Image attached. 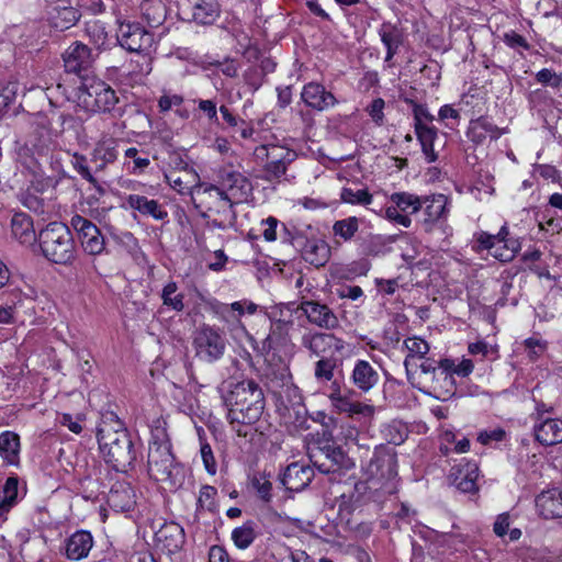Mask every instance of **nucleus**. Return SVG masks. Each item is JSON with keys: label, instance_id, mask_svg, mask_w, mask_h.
Returning a JSON list of instances; mask_svg holds the SVG:
<instances>
[{"label": "nucleus", "instance_id": "6ab92c4d", "mask_svg": "<svg viewBox=\"0 0 562 562\" xmlns=\"http://www.w3.org/2000/svg\"><path fill=\"white\" fill-rule=\"evenodd\" d=\"M299 310L307 321L322 329L334 330L339 327V318L331 307L315 300H302Z\"/></svg>", "mask_w": 562, "mask_h": 562}, {"label": "nucleus", "instance_id": "bf43d9fd", "mask_svg": "<svg viewBox=\"0 0 562 562\" xmlns=\"http://www.w3.org/2000/svg\"><path fill=\"white\" fill-rule=\"evenodd\" d=\"M413 105L414 127H428V123L434 121V115L428 111L426 105L411 101Z\"/></svg>", "mask_w": 562, "mask_h": 562}, {"label": "nucleus", "instance_id": "f704fd0d", "mask_svg": "<svg viewBox=\"0 0 562 562\" xmlns=\"http://www.w3.org/2000/svg\"><path fill=\"white\" fill-rule=\"evenodd\" d=\"M192 20L199 24H212L220 15L216 0H188Z\"/></svg>", "mask_w": 562, "mask_h": 562}, {"label": "nucleus", "instance_id": "5701e85b", "mask_svg": "<svg viewBox=\"0 0 562 562\" xmlns=\"http://www.w3.org/2000/svg\"><path fill=\"white\" fill-rule=\"evenodd\" d=\"M220 189L233 200L241 202L250 191L249 180L239 171L223 167L218 171Z\"/></svg>", "mask_w": 562, "mask_h": 562}, {"label": "nucleus", "instance_id": "4c0bfd02", "mask_svg": "<svg viewBox=\"0 0 562 562\" xmlns=\"http://www.w3.org/2000/svg\"><path fill=\"white\" fill-rule=\"evenodd\" d=\"M12 236L23 245H32L36 240V233L32 218L24 213H16L11 220Z\"/></svg>", "mask_w": 562, "mask_h": 562}, {"label": "nucleus", "instance_id": "ea45409f", "mask_svg": "<svg viewBox=\"0 0 562 562\" xmlns=\"http://www.w3.org/2000/svg\"><path fill=\"white\" fill-rule=\"evenodd\" d=\"M20 447V437L18 434L10 430L0 434V456L7 464H19Z\"/></svg>", "mask_w": 562, "mask_h": 562}, {"label": "nucleus", "instance_id": "72a5a7b5", "mask_svg": "<svg viewBox=\"0 0 562 562\" xmlns=\"http://www.w3.org/2000/svg\"><path fill=\"white\" fill-rule=\"evenodd\" d=\"M125 202L128 207L144 216H150L157 221H164L168 216V212L156 200H149L144 195L128 194L125 198Z\"/></svg>", "mask_w": 562, "mask_h": 562}, {"label": "nucleus", "instance_id": "6e6d98bb", "mask_svg": "<svg viewBox=\"0 0 562 562\" xmlns=\"http://www.w3.org/2000/svg\"><path fill=\"white\" fill-rule=\"evenodd\" d=\"M381 432L384 439L393 445H401L406 438L405 427L395 420L383 425Z\"/></svg>", "mask_w": 562, "mask_h": 562}, {"label": "nucleus", "instance_id": "13d9d810", "mask_svg": "<svg viewBox=\"0 0 562 562\" xmlns=\"http://www.w3.org/2000/svg\"><path fill=\"white\" fill-rule=\"evenodd\" d=\"M18 91L16 82L0 85V112L2 116L8 111L10 104L14 101Z\"/></svg>", "mask_w": 562, "mask_h": 562}, {"label": "nucleus", "instance_id": "473e14b6", "mask_svg": "<svg viewBox=\"0 0 562 562\" xmlns=\"http://www.w3.org/2000/svg\"><path fill=\"white\" fill-rule=\"evenodd\" d=\"M330 257V248L319 238L306 239L302 247V258L310 265L319 268L327 263Z\"/></svg>", "mask_w": 562, "mask_h": 562}, {"label": "nucleus", "instance_id": "680f3d73", "mask_svg": "<svg viewBox=\"0 0 562 562\" xmlns=\"http://www.w3.org/2000/svg\"><path fill=\"white\" fill-rule=\"evenodd\" d=\"M217 491L215 487L211 485H204L200 490L198 503L201 508L213 510L215 508V497H216Z\"/></svg>", "mask_w": 562, "mask_h": 562}, {"label": "nucleus", "instance_id": "6e6552de", "mask_svg": "<svg viewBox=\"0 0 562 562\" xmlns=\"http://www.w3.org/2000/svg\"><path fill=\"white\" fill-rule=\"evenodd\" d=\"M80 104L94 113H111L113 116L124 114V105H120V99L115 91L104 81L86 78L82 82L79 95Z\"/></svg>", "mask_w": 562, "mask_h": 562}, {"label": "nucleus", "instance_id": "393cba45", "mask_svg": "<svg viewBox=\"0 0 562 562\" xmlns=\"http://www.w3.org/2000/svg\"><path fill=\"white\" fill-rule=\"evenodd\" d=\"M349 380L361 393H368L380 382L378 369L367 360H356Z\"/></svg>", "mask_w": 562, "mask_h": 562}, {"label": "nucleus", "instance_id": "4468645a", "mask_svg": "<svg viewBox=\"0 0 562 562\" xmlns=\"http://www.w3.org/2000/svg\"><path fill=\"white\" fill-rule=\"evenodd\" d=\"M508 228L504 225L495 235L486 232L479 233L476 241L481 249H485L494 258L507 262L510 261L519 250L518 241L514 238H508Z\"/></svg>", "mask_w": 562, "mask_h": 562}, {"label": "nucleus", "instance_id": "a211bd4d", "mask_svg": "<svg viewBox=\"0 0 562 562\" xmlns=\"http://www.w3.org/2000/svg\"><path fill=\"white\" fill-rule=\"evenodd\" d=\"M116 40L128 52L144 53L151 48L154 35L137 23H122Z\"/></svg>", "mask_w": 562, "mask_h": 562}, {"label": "nucleus", "instance_id": "f8f14e48", "mask_svg": "<svg viewBox=\"0 0 562 562\" xmlns=\"http://www.w3.org/2000/svg\"><path fill=\"white\" fill-rule=\"evenodd\" d=\"M203 194L209 198L207 213L214 214L217 217L212 221V225L216 228L224 229L227 226L234 225L236 221V213L234 205L239 203L232 198L224 194L217 186L205 187Z\"/></svg>", "mask_w": 562, "mask_h": 562}, {"label": "nucleus", "instance_id": "f03ea898", "mask_svg": "<svg viewBox=\"0 0 562 562\" xmlns=\"http://www.w3.org/2000/svg\"><path fill=\"white\" fill-rule=\"evenodd\" d=\"M46 114H33L27 121L24 135L16 142V160L32 176L43 175L40 156H46L57 147V133Z\"/></svg>", "mask_w": 562, "mask_h": 562}, {"label": "nucleus", "instance_id": "c03bdc74", "mask_svg": "<svg viewBox=\"0 0 562 562\" xmlns=\"http://www.w3.org/2000/svg\"><path fill=\"white\" fill-rule=\"evenodd\" d=\"M415 134L417 139L420 143L422 150L428 162H434L437 160V154L434 149V142L437 138V128L434 126L428 127H417L415 130Z\"/></svg>", "mask_w": 562, "mask_h": 562}, {"label": "nucleus", "instance_id": "cd10ccee", "mask_svg": "<svg viewBox=\"0 0 562 562\" xmlns=\"http://www.w3.org/2000/svg\"><path fill=\"white\" fill-rule=\"evenodd\" d=\"M38 158L46 160L52 170V175H46V172L43 170V175L33 176L34 180H36V190L45 191L48 188H55L58 181L66 175L63 166L61 153L55 149L46 156H40Z\"/></svg>", "mask_w": 562, "mask_h": 562}, {"label": "nucleus", "instance_id": "a878e982", "mask_svg": "<svg viewBox=\"0 0 562 562\" xmlns=\"http://www.w3.org/2000/svg\"><path fill=\"white\" fill-rule=\"evenodd\" d=\"M301 99L308 108L319 112L333 108L337 102L335 95L318 82L306 83L302 89Z\"/></svg>", "mask_w": 562, "mask_h": 562}, {"label": "nucleus", "instance_id": "a19ab883", "mask_svg": "<svg viewBox=\"0 0 562 562\" xmlns=\"http://www.w3.org/2000/svg\"><path fill=\"white\" fill-rule=\"evenodd\" d=\"M140 11L150 27L159 26L166 18V8L161 0H144Z\"/></svg>", "mask_w": 562, "mask_h": 562}, {"label": "nucleus", "instance_id": "79ce46f5", "mask_svg": "<svg viewBox=\"0 0 562 562\" xmlns=\"http://www.w3.org/2000/svg\"><path fill=\"white\" fill-rule=\"evenodd\" d=\"M86 34L98 49L108 47L110 37L105 23L101 20L93 19L86 22Z\"/></svg>", "mask_w": 562, "mask_h": 562}, {"label": "nucleus", "instance_id": "7ed1b4c3", "mask_svg": "<svg viewBox=\"0 0 562 562\" xmlns=\"http://www.w3.org/2000/svg\"><path fill=\"white\" fill-rule=\"evenodd\" d=\"M221 394L231 424L252 425L260 419L266 400L261 386L256 381H227L223 383Z\"/></svg>", "mask_w": 562, "mask_h": 562}, {"label": "nucleus", "instance_id": "49530a36", "mask_svg": "<svg viewBox=\"0 0 562 562\" xmlns=\"http://www.w3.org/2000/svg\"><path fill=\"white\" fill-rule=\"evenodd\" d=\"M340 200L351 205L367 206L372 203L373 195L367 189L345 187L341 189Z\"/></svg>", "mask_w": 562, "mask_h": 562}, {"label": "nucleus", "instance_id": "a18cd8bd", "mask_svg": "<svg viewBox=\"0 0 562 562\" xmlns=\"http://www.w3.org/2000/svg\"><path fill=\"white\" fill-rule=\"evenodd\" d=\"M360 218L349 216L344 220L336 221L333 225V234L335 237L344 241H350L359 231Z\"/></svg>", "mask_w": 562, "mask_h": 562}, {"label": "nucleus", "instance_id": "f257e3e1", "mask_svg": "<svg viewBox=\"0 0 562 562\" xmlns=\"http://www.w3.org/2000/svg\"><path fill=\"white\" fill-rule=\"evenodd\" d=\"M396 463V456L390 448L376 447L370 460L362 465L366 480L357 482L349 495H341L339 510L350 513L366 496L378 502L382 496L395 493Z\"/></svg>", "mask_w": 562, "mask_h": 562}, {"label": "nucleus", "instance_id": "4be33fe9", "mask_svg": "<svg viewBox=\"0 0 562 562\" xmlns=\"http://www.w3.org/2000/svg\"><path fill=\"white\" fill-rule=\"evenodd\" d=\"M477 477L479 465L476 462L465 459L453 465L448 475L450 484L462 493H475L477 491Z\"/></svg>", "mask_w": 562, "mask_h": 562}, {"label": "nucleus", "instance_id": "0e129e2a", "mask_svg": "<svg viewBox=\"0 0 562 562\" xmlns=\"http://www.w3.org/2000/svg\"><path fill=\"white\" fill-rule=\"evenodd\" d=\"M183 103V97L177 93H164L158 99V108L160 112H167L173 106H180Z\"/></svg>", "mask_w": 562, "mask_h": 562}, {"label": "nucleus", "instance_id": "4d7b16f0", "mask_svg": "<svg viewBox=\"0 0 562 562\" xmlns=\"http://www.w3.org/2000/svg\"><path fill=\"white\" fill-rule=\"evenodd\" d=\"M293 326L292 322H286L282 319L274 321L271 324L270 334L268 335L266 341L271 348L274 344L280 342L283 340L288 334L291 327Z\"/></svg>", "mask_w": 562, "mask_h": 562}, {"label": "nucleus", "instance_id": "412c9836", "mask_svg": "<svg viewBox=\"0 0 562 562\" xmlns=\"http://www.w3.org/2000/svg\"><path fill=\"white\" fill-rule=\"evenodd\" d=\"M302 346L316 357H325L330 352H342L345 350V341L330 333L315 331L304 334L302 337Z\"/></svg>", "mask_w": 562, "mask_h": 562}, {"label": "nucleus", "instance_id": "2eb2a0df", "mask_svg": "<svg viewBox=\"0 0 562 562\" xmlns=\"http://www.w3.org/2000/svg\"><path fill=\"white\" fill-rule=\"evenodd\" d=\"M193 345L196 357L209 363L221 359L226 348L223 334L207 325L202 326L195 333Z\"/></svg>", "mask_w": 562, "mask_h": 562}, {"label": "nucleus", "instance_id": "de8ad7c7", "mask_svg": "<svg viewBox=\"0 0 562 562\" xmlns=\"http://www.w3.org/2000/svg\"><path fill=\"white\" fill-rule=\"evenodd\" d=\"M177 291V283L173 281L168 282L162 289L161 300L165 306H168L176 312H181L184 308V295L182 293H178Z\"/></svg>", "mask_w": 562, "mask_h": 562}, {"label": "nucleus", "instance_id": "e433bc0d", "mask_svg": "<svg viewBox=\"0 0 562 562\" xmlns=\"http://www.w3.org/2000/svg\"><path fill=\"white\" fill-rule=\"evenodd\" d=\"M535 437L543 446L562 442V420L547 418L535 426Z\"/></svg>", "mask_w": 562, "mask_h": 562}, {"label": "nucleus", "instance_id": "052dcab7", "mask_svg": "<svg viewBox=\"0 0 562 562\" xmlns=\"http://www.w3.org/2000/svg\"><path fill=\"white\" fill-rule=\"evenodd\" d=\"M528 357L531 361L539 359L547 350V341L537 337L527 338L524 341Z\"/></svg>", "mask_w": 562, "mask_h": 562}, {"label": "nucleus", "instance_id": "bb28decb", "mask_svg": "<svg viewBox=\"0 0 562 562\" xmlns=\"http://www.w3.org/2000/svg\"><path fill=\"white\" fill-rule=\"evenodd\" d=\"M313 477V468L307 464L293 462L284 470L281 482L288 491L301 492L308 486Z\"/></svg>", "mask_w": 562, "mask_h": 562}, {"label": "nucleus", "instance_id": "864d4df0", "mask_svg": "<svg viewBox=\"0 0 562 562\" xmlns=\"http://www.w3.org/2000/svg\"><path fill=\"white\" fill-rule=\"evenodd\" d=\"M250 485L262 502L269 503L271 501L272 483L265 474H254L250 479Z\"/></svg>", "mask_w": 562, "mask_h": 562}, {"label": "nucleus", "instance_id": "f3484780", "mask_svg": "<svg viewBox=\"0 0 562 562\" xmlns=\"http://www.w3.org/2000/svg\"><path fill=\"white\" fill-rule=\"evenodd\" d=\"M70 225L78 233L81 246L87 254L97 256L104 251V237L94 223L76 214L71 217Z\"/></svg>", "mask_w": 562, "mask_h": 562}, {"label": "nucleus", "instance_id": "c756f323", "mask_svg": "<svg viewBox=\"0 0 562 562\" xmlns=\"http://www.w3.org/2000/svg\"><path fill=\"white\" fill-rule=\"evenodd\" d=\"M536 507L546 519L562 517V491L550 488L542 491L536 498Z\"/></svg>", "mask_w": 562, "mask_h": 562}, {"label": "nucleus", "instance_id": "c85d7f7f", "mask_svg": "<svg viewBox=\"0 0 562 562\" xmlns=\"http://www.w3.org/2000/svg\"><path fill=\"white\" fill-rule=\"evenodd\" d=\"M47 15L50 25L57 31L70 29L80 19L79 11L65 0L50 5Z\"/></svg>", "mask_w": 562, "mask_h": 562}, {"label": "nucleus", "instance_id": "20e7f679", "mask_svg": "<svg viewBox=\"0 0 562 562\" xmlns=\"http://www.w3.org/2000/svg\"><path fill=\"white\" fill-rule=\"evenodd\" d=\"M99 449L106 463L125 471L136 459L131 436L124 423L113 412L102 414L97 431Z\"/></svg>", "mask_w": 562, "mask_h": 562}, {"label": "nucleus", "instance_id": "aec40b11", "mask_svg": "<svg viewBox=\"0 0 562 562\" xmlns=\"http://www.w3.org/2000/svg\"><path fill=\"white\" fill-rule=\"evenodd\" d=\"M64 66L67 72L88 78V71L94 63V56L88 45L74 42L63 54Z\"/></svg>", "mask_w": 562, "mask_h": 562}, {"label": "nucleus", "instance_id": "58836bf2", "mask_svg": "<svg viewBox=\"0 0 562 562\" xmlns=\"http://www.w3.org/2000/svg\"><path fill=\"white\" fill-rule=\"evenodd\" d=\"M467 135L471 142L482 144L487 137L491 139H497L502 135V132L487 119L481 116L470 122Z\"/></svg>", "mask_w": 562, "mask_h": 562}, {"label": "nucleus", "instance_id": "9d476101", "mask_svg": "<svg viewBox=\"0 0 562 562\" xmlns=\"http://www.w3.org/2000/svg\"><path fill=\"white\" fill-rule=\"evenodd\" d=\"M390 204L385 206L384 216L395 225L408 228L413 224L412 215L423 209L424 195L411 192H394L390 195Z\"/></svg>", "mask_w": 562, "mask_h": 562}, {"label": "nucleus", "instance_id": "09e8293b", "mask_svg": "<svg viewBox=\"0 0 562 562\" xmlns=\"http://www.w3.org/2000/svg\"><path fill=\"white\" fill-rule=\"evenodd\" d=\"M232 539L237 548H248L256 539L255 522L246 521L243 526L235 528Z\"/></svg>", "mask_w": 562, "mask_h": 562}, {"label": "nucleus", "instance_id": "69168bd1", "mask_svg": "<svg viewBox=\"0 0 562 562\" xmlns=\"http://www.w3.org/2000/svg\"><path fill=\"white\" fill-rule=\"evenodd\" d=\"M165 178L168 184L180 194L189 192L190 184L179 175V172L171 171L169 173H166Z\"/></svg>", "mask_w": 562, "mask_h": 562}, {"label": "nucleus", "instance_id": "8fccbe9b", "mask_svg": "<svg viewBox=\"0 0 562 562\" xmlns=\"http://www.w3.org/2000/svg\"><path fill=\"white\" fill-rule=\"evenodd\" d=\"M279 398L284 407L293 409L303 407L301 390L293 383H284L279 392Z\"/></svg>", "mask_w": 562, "mask_h": 562}, {"label": "nucleus", "instance_id": "c9c22d12", "mask_svg": "<svg viewBox=\"0 0 562 562\" xmlns=\"http://www.w3.org/2000/svg\"><path fill=\"white\" fill-rule=\"evenodd\" d=\"M93 546V538L89 531H76L66 540L65 552L70 560H81L88 555Z\"/></svg>", "mask_w": 562, "mask_h": 562}, {"label": "nucleus", "instance_id": "338daca9", "mask_svg": "<svg viewBox=\"0 0 562 562\" xmlns=\"http://www.w3.org/2000/svg\"><path fill=\"white\" fill-rule=\"evenodd\" d=\"M506 436V432L502 428H494L491 430H483L477 436V441L482 445H491L493 441L499 442Z\"/></svg>", "mask_w": 562, "mask_h": 562}, {"label": "nucleus", "instance_id": "9b49d317", "mask_svg": "<svg viewBox=\"0 0 562 562\" xmlns=\"http://www.w3.org/2000/svg\"><path fill=\"white\" fill-rule=\"evenodd\" d=\"M449 211L448 198L445 194L424 195L422 216L417 221V225L427 234H432L438 229L446 234Z\"/></svg>", "mask_w": 562, "mask_h": 562}, {"label": "nucleus", "instance_id": "2f4dec72", "mask_svg": "<svg viewBox=\"0 0 562 562\" xmlns=\"http://www.w3.org/2000/svg\"><path fill=\"white\" fill-rule=\"evenodd\" d=\"M379 36L386 48L384 61L391 66L393 57L404 42V32L391 22H383L379 27Z\"/></svg>", "mask_w": 562, "mask_h": 562}, {"label": "nucleus", "instance_id": "39448f33", "mask_svg": "<svg viewBox=\"0 0 562 562\" xmlns=\"http://www.w3.org/2000/svg\"><path fill=\"white\" fill-rule=\"evenodd\" d=\"M404 367L409 383L424 392L439 400H447L456 392V380L450 374V359L436 361L431 358H425L416 366L411 363V359L404 360Z\"/></svg>", "mask_w": 562, "mask_h": 562}, {"label": "nucleus", "instance_id": "7c9ffc66", "mask_svg": "<svg viewBox=\"0 0 562 562\" xmlns=\"http://www.w3.org/2000/svg\"><path fill=\"white\" fill-rule=\"evenodd\" d=\"M117 155V142L114 138L105 137L100 139L91 153V162L94 165V172L102 171L108 165L113 164Z\"/></svg>", "mask_w": 562, "mask_h": 562}, {"label": "nucleus", "instance_id": "603ef678", "mask_svg": "<svg viewBox=\"0 0 562 562\" xmlns=\"http://www.w3.org/2000/svg\"><path fill=\"white\" fill-rule=\"evenodd\" d=\"M336 360L330 357H322L314 364V376L319 383L333 381Z\"/></svg>", "mask_w": 562, "mask_h": 562}, {"label": "nucleus", "instance_id": "774afa93", "mask_svg": "<svg viewBox=\"0 0 562 562\" xmlns=\"http://www.w3.org/2000/svg\"><path fill=\"white\" fill-rule=\"evenodd\" d=\"M451 369L450 374L453 376L454 374L465 378L473 372L474 364L471 359H462L460 363H456L454 360L450 359Z\"/></svg>", "mask_w": 562, "mask_h": 562}, {"label": "nucleus", "instance_id": "ddd939ff", "mask_svg": "<svg viewBox=\"0 0 562 562\" xmlns=\"http://www.w3.org/2000/svg\"><path fill=\"white\" fill-rule=\"evenodd\" d=\"M355 395V390L336 380L329 386L328 398L337 412L347 413L349 416L371 417L374 414V406L356 401Z\"/></svg>", "mask_w": 562, "mask_h": 562}, {"label": "nucleus", "instance_id": "b1692460", "mask_svg": "<svg viewBox=\"0 0 562 562\" xmlns=\"http://www.w3.org/2000/svg\"><path fill=\"white\" fill-rule=\"evenodd\" d=\"M155 540L157 548L170 555L182 549L186 542L184 530L175 521L165 522L159 530L156 531Z\"/></svg>", "mask_w": 562, "mask_h": 562}, {"label": "nucleus", "instance_id": "3c124183", "mask_svg": "<svg viewBox=\"0 0 562 562\" xmlns=\"http://www.w3.org/2000/svg\"><path fill=\"white\" fill-rule=\"evenodd\" d=\"M71 165L75 170L89 183H91L100 194L104 193L103 187L98 182L97 178L93 176L91 169L88 166V160L83 155H79L75 153L72 155Z\"/></svg>", "mask_w": 562, "mask_h": 562}, {"label": "nucleus", "instance_id": "dca6fc26", "mask_svg": "<svg viewBox=\"0 0 562 562\" xmlns=\"http://www.w3.org/2000/svg\"><path fill=\"white\" fill-rule=\"evenodd\" d=\"M310 460L322 473H335L348 468L349 459L341 448L326 443L310 451Z\"/></svg>", "mask_w": 562, "mask_h": 562}, {"label": "nucleus", "instance_id": "1a4fd4ad", "mask_svg": "<svg viewBox=\"0 0 562 562\" xmlns=\"http://www.w3.org/2000/svg\"><path fill=\"white\" fill-rule=\"evenodd\" d=\"M258 159L266 160L262 167L261 179L266 181H279L294 161L296 154L288 147L280 145H261L255 149Z\"/></svg>", "mask_w": 562, "mask_h": 562}, {"label": "nucleus", "instance_id": "37998d69", "mask_svg": "<svg viewBox=\"0 0 562 562\" xmlns=\"http://www.w3.org/2000/svg\"><path fill=\"white\" fill-rule=\"evenodd\" d=\"M19 480L16 476L7 479L0 492V518H2L16 503Z\"/></svg>", "mask_w": 562, "mask_h": 562}, {"label": "nucleus", "instance_id": "0eeeda50", "mask_svg": "<svg viewBox=\"0 0 562 562\" xmlns=\"http://www.w3.org/2000/svg\"><path fill=\"white\" fill-rule=\"evenodd\" d=\"M43 256L56 265H71L77 256V248L69 227L60 222H52L38 234Z\"/></svg>", "mask_w": 562, "mask_h": 562}, {"label": "nucleus", "instance_id": "5fc2aeb1", "mask_svg": "<svg viewBox=\"0 0 562 562\" xmlns=\"http://www.w3.org/2000/svg\"><path fill=\"white\" fill-rule=\"evenodd\" d=\"M404 347L408 355L405 359H411V363L414 358H424L429 351V345L426 340L419 337H408L404 340Z\"/></svg>", "mask_w": 562, "mask_h": 562}, {"label": "nucleus", "instance_id": "e2e57ef3", "mask_svg": "<svg viewBox=\"0 0 562 562\" xmlns=\"http://www.w3.org/2000/svg\"><path fill=\"white\" fill-rule=\"evenodd\" d=\"M536 79L538 82L552 88L562 87V76L548 68L539 70L536 74Z\"/></svg>", "mask_w": 562, "mask_h": 562}, {"label": "nucleus", "instance_id": "423d86ee", "mask_svg": "<svg viewBox=\"0 0 562 562\" xmlns=\"http://www.w3.org/2000/svg\"><path fill=\"white\" fill-rule=\"evenodd\" d=\"M147 468L151 479L166 484L169 488H177L183 483V467L175 461L171 442L165 428L157 427L153 430Z\"/></svg>", "mask_w": 562, "mask_h": 562}]
</instances>
